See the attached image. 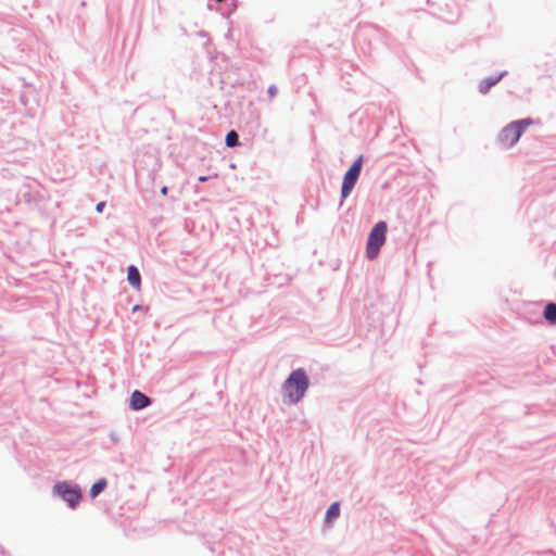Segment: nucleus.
<instances>
[{
	"label": "nucleus",
	"instance_id": "ddd939ff",
	"mask_svg": "<svg viewBox=\"0 0 556 556\" xmlns=\"http://www.w3.org/2000/svg\"><path fill=\"white\" fill-rule=\"evenodd\" d=\"M518 141H496L497 149L501 151H507L511 149Z\"/></svg>",
	"mask_w": 556,
	"mask_h": 556
},
{
	"label": "nucleus",
	"instance_id": "9d476101",
	"mask_svg": "<svg viewBox=\"0 0 556 556\" xmlns=\"http://www.w3.org/2000/svg\"><path fill=\"white\" fill-rule=\"evenodd\" d=\"M341 513L340 503L333 502L329 505L325 514V523H332L336 519L339 518Z\"/></svg>",
	"mask_w": 556,
	"mask_h": 556
},
{
	"label": "nucleus",
	"instance_id": "9b49d317",
	"mask_svg": "<svg viewBox=\"0 0 556 556\" xmlns=\"http://www.w3.org/2000/svg\"><path fill=\"white\" fill-rule=\"evenodd\" d=\"M108 488V480L105 478L98 479L89 490L91 500L97 498Z\"/></svg>",
	"mask_w": 556,
	"mask_h": 556
},
{
	"label": "nucleus",
	"instance_id": "39448f33",
	"mask_svg": "<svg viewBox=\"0 0 556 556\" xmlns=\"http://www.w3.org/2000/svg\"><path fill=\"white\" fill-rule=\"evenodd\" d=\"M39 198V184L37 181H28L24 182L16 191L15 203L16 205H25L27 208L33 210L37 207Z\"/></svg>",
	"mask_w": 556,
	"mask_h": 556
},
{
	"label": "nucleus",
	"instance_id": "1a4fd4ad",
	"mask_svg": "<svg viewBox=\"0 0 556 556\" xmlns=\"http://www.w3.org/2000/svg\"><path fill=\"white\" fill-rule=\"evenodd\" d=\"M542 316L551 326H556V302H547L543 308Z\"/></svg>",
	"mask_w": 556,
	"mask_h": 556
},
{
	"label": "nucleus",
	"instance_id": "aec40b11",
	"mask_svg": "<svg viewBox=\"0 0 556 556\" xmlns=\"http://www.w3.org/2000/svg\"><path fill=\"white\" fill-rule=\"evenodd\" d=\"M545 554H549V555H555L554 551L553 549H547L546 552H544Z\"/></svg>",
	"mask_w": 556,
	"mask_h": 556
},
{
	"label": "nucleus",
	"instance_id": "f03ea898",
	"mask_svg": "<svg viewBox=\"0 0 556 556\" xmlns=\"http://www.w3.org/2000/svg\"><path fill=\"white\" fill-rule=\"evenodd\" d=\"M388 224L384 220L377 222L370 229L366 242V257L374 261L380 253L387 240Z\"/></svg>",
	"mask_w": 556,
	"mask_h": 556
},
{
	"label": "nucleus",
	"instance_id": "f3484780",
	"mask_svg": "<svg viewBox=\"0 0 556 556\" xmlns=\"http://www.w3.org/2000/svg\"><path fill=\"white\" fill-rule=\"evenodd\" d=\"M161 194L162 195H167L168 194V187L167 186H163L160 190Z\"/></svg>",
	"mask_w": 556,
	"mask_h": 556
},
{
	"label": "nucleus",
	"instance_id": "dca6fc26",
	"mask_svg": "<svg viewBox=\"0 0 556 556\" xmlns=\"http://www.w3.org/2000/svg\"><path fill=\"white\" fill-rule=\"evenodd\" d=\"M496 81H497V79L486 81V84H485V86H486L485 91H488L491 86L495 85Z\"/></svg>",
	"mask_w": 556,
	"mask_h": 556
},
{
	"label": "nucleus",
	"instance_id": "6ab92c4d",
	"mask_svg": "<svg viewBox=\"0 0 556 556\" xmlns=\"http://www.w3.org/2000/svg\"><path fill=\"white\" fill-rule=\"evenodd\" d=\"M142 308L141 305L137 304L132 307V312H137V311H140Z\"/></svg>",
	"mask_w": 556,
	"mask_h": 556
},
{
	"label": "nucleus",
	"instance_id": "f257e3e1",
	"mask_svg": "<svg viewBox=\"0 0 556 556\" xmlns=\"http://www.w3.org/2000/svg\"><path fill=\"white\" fill-rule=\"evenodd\" d=\"M309 378L304 368L293 369L282 383L285 402L298 404L306 394L309 388Z\"/></svg>",
	"mask_w": 556,
	"mask_h": 556
},
{
	"label": "nucleus",
	"instance_id": "a211bd4d",
	"mask_svg": "<svg viewBox=\"0 0 556 556\" xmlns=\"http://www.w3.org/2000/svg\"><path fill=\"white\" fill-rule=\"evenodd\" d=\"M208 178H210L208 176H200V177L198 178V180H199L200 182H205V181H207V180H208Z\"/></svg>",
	"mask_w": 556,
	"mask_h": 556
},
{
	"label": "nucleus",
	"instance_id": "423d86ee",
	"mask_svg": "<svg viewBox=\"0 0 556 556\" xmlns=\"http://www.w3.org/2000/svg\"><path fill=\"white\" fill-rule=\"evenodd\" d=\"M532 124L533 121L531 118L513 122L503 129V137L504 139H519L523 135L526 128Z\"/></svg>",
	"mask_w": 556,
	"mask_h": 556
},
{
	"label": "nucleus",
	"instance_id": "0eeeda50",
	"mask_svg": "<svg viewBox=\"0 0 556 556\" xmlns=\"http://www.w3.org/2000/svg\"><path fill=\"white\" fill-rule=\"evenodd\" d=\"M152 401L153 400L150 396H148L140 390H135L132 391L129 397V408L131 410L138 412L150 406Z\"/></svg>",
	"mask_w": 556,
	"mask_h": 556
},
{
	"label": "nucleus",
	"instance_id": "f8f14e48",
	"mask_svg": "<svg viewBox=\"0 0 556 556\" xmlns=\"http://www.w3.org/2000/svg\"><path fill=\"white\" fill-rule=\"evenodd\" d=\"M225 144L238 153H248L252 149V141H225Z\"/></svg>",
	"mask_w": 556,
	"mask_h": 556
},
{
	"label": "nucleus",
	"instance_id": "6e6552de",
	"mask_svg": "<svg viewBox=\"0 0 556 556\" xmlns=\"http://www.w3.org/2000/svg\"><path fill=\"white\" fill-rule=\"evenodd\" d=\"M127 281L136 290L141 287V274L136 265H129L127 267Z\"/></svg>",
	"mask_w": 556,
	"mask_h": 556
},
{
	"label": "nucleus",
	"instance_id": "7ed1b4c3",
	"mask_svg": "<svg viewBox=\"0 0 556 556\" xmlns=\"http://www.w3.org/2000/svg\"><path fill=\"white\" fill-rule=\"evenodd\" d=\"M52 493L64 501L71 509H76L83 500L79 484L66 480L55 482Z\"/></svg>",
	"mask_w": 556,
	"mask_h": 556
},
{
	"label": "nucleus",
	"instance_id": "20e7f679",
	"mask_svg": "<svg viewBox=\"0 0 556 556\" xmlns=\"http://www.w3.org/2000/svg\"><path fill=\"white\" fill-rule=\"evenodd\" d=\"M364 165V155L361 154L350 165L346 172L343 175L342 184H341V194L339 207L343 205L344 200L350 197L353 189L355 188L362 169Z\"/></svg>",
	"mask_w": 556,
	"mask_h": 556
},
{
	"label": "nucleus",
	"instance_id": "4468645a",
	"mask_svg": "<svg viewBox=\"0 0 556 556\" xmlns=\"http://www.w3.org/2000/svg\"><path fill=\"white\" fill-rule=\"evenodd\" d=\"M105 206H106L105 201H101V202L97 203V205H96L97 213H103Z\"/></svg>",
	"mask_w": 556,
	"mask_h": 556
},
{
	"label": "nucleus",
	"instance_id": "2eb2a0df",
	"mask_svg": "<svg viewBox=\"0 0 556 556\" xmlns=\"http://www.w3.org/2000/svg\"><path fill=\"white\" fill-rule=\"evenodd\" d=\"M225 139H238V134L237 131L235 130H230L227 135H226V138Z\"/></svg>",
	"mask_w": 556,
	"mask_h": 556
}]
</instances>
